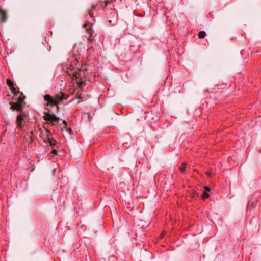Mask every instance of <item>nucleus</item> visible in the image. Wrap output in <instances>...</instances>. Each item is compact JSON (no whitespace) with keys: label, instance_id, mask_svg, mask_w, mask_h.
Returning a JSON list of instances; mask_svg holds the SVG:
<instances>
[{"label":"nucleus","instance_id":"f257e3e1","mask_svg":"<svg viewBox=\"0 0 261 261\" xmlns=\"http://www.w3.org/2000/svg\"><path fill=\"white\" fill-rule=\"evenodd\" d=\"M75 64L77 66L76 67H74V66L71 64L67 65L66 72L69 76H72L74 77L76 82L80 84H82V80L83 77H85L84 71L79 68L80 66L79 63L78 65L76 63H75Z\"/></svg>","mask_w":261,"mask_h":261},{"label":"nucleus","instance_id":"f03ea898","mask_svg":"<svg viewBox=\"0 0 261 261\" xmlns=\"http://www.w3.org/2000/svg\"><path fill=\"white\" fill-rule=\"evenodd\" d=\"M25 97L20 91H17L13 95V100L16 101V102H10V109L13 110L23 112L22 111V103Z\"/></svg>","mask_w":261,"mask_h":261},{"label":"nucleus","instance_id":"7ed1b4c3","mask_svg":"<svg viewBox=\"0 0 261 261\" xmlns=\"http://www.w3.org/2000/svg\"><path fill=\"white\" fill-rule=\"evenodd\" d=\"M66 97L62 93H59L55 94L54 96L49 95H45L44 97V100L47 101V106L51 107L57 106L61 103L63 100H66Z\"/></svg>","mask_w":261,"mask_h":261},{"label":"nucleus","instance_id":"20e7f679","mask_svg":"<svg viewBox=\"0 0 261 261\" xmlns=\"http://www.w3.org/2000/svg\"><path fill=\"white\" fill-rule=\"evenodd\" d=\"M43 118L47 121V124L53 126L57 125L60 120L59 117H57L55 114L49 110L47 112L44 113Z\"/></svg>","mask_w":261,"mask_h":261},{"label":"nucleus","instance_id":"39448f33","mask_svg":"<svg viewBox=\"0 0 261 261\" xmlns=\"http://www.w3.org/2000/svg\"><path fill=\"white\" fill-rule=\"evenodd\" d=\"M27 115L25 113L21 112L17 117L16 123L19 128H23L26 124Z\"/></svg>","mask_w":261,"mask_h":261},{"label":"nucleus","instance_id":"423d86ee","mask_svg":"<svg viewBox=\"0 0 261 261\" xmlns=\"http://www.w3.org/2000/svg\"><path fill=\"white\" fill-rule=\"evenodd\" d=\"M92 24L91 23L88 22L87 23H85L84 25V27L86 29V30L90 34V35L89 36L88 39L90 41H91L93 39L92 37Z\"/></svg>","mask_w":261,"mask_h":261},{"label":"nucleus","instance_id":"0eeeda50","mask_svg":"<svg viewBox=\"0 0 261 261\" xmlns=\"http://www.w3.org/2000/svg\"><path fill=\"white\" fill-rule=\"evenodd\" d=\"M7 84L8 85L9 87H10V90L13 94H14L15 93L17 92L18 91H16L15 88L14 87V83L12 81H11L9 79H7Z\"/></svg>","mask_w":261,"mask_h":261},{"label":"nucleus","instance_id":"6e6552de","mask_svg":"<svg viewBox=\"0 0 261 261\" xmlns=\"http://www.w3.org/2000/svg\"><path fill=\"white\" fill-rule=\"evenodd\" d=\"M42 135L46 138L44 140L45 142L50 139L52 135L51 133L47 129H44V130L42 131Z\"/></svg>","mask_w":261,"mask_h":261},{"label":"nucleus","instance_id":"1a4fd4ad","mask_svg":"<svg viewBox=\"0 0 261 261\" xmlns=\"http://www.w3.org/2000/svg\"><path fill=\"white\" fill-rule=\"evenodd\" d=\"M7 19L6 13L3 9L0 8V22L4 23Z\"/></svg>","mask_w":261,"mask_h":261},{"label":"nucleus","instance_id":"9d476101","mask_svg":"<svg viewBox=\"0 0 261 261\" xmlns=\"http://www.w3.org/2000/svg\"><path fill=\"white\" fill-rule=\"evenodd\" d=\"M189 196L192 199H195L198 198V193L194 190H192L189 192Z\"/></svg>","mask_w":261,"mask_h":261},{"label":"nucleus","instance_id":"9b49d317","mask_svg":"<svg viewBox=\"0 0 261 261\" xmlns=\"http://www.w3.org/2000/svg\"><path fill=\"white\" fill-rule=\"evenodd\" d=\"M45 142L48 143L50 146H56L57 144V142L51 137Z\"/></svg>","mask_w":261,"mask_h":261},{"label":"nucleus","instance_id":"f8f14e48","mask_svg":"<svg viewBox=\"0 0 261 261\" xmlns=\"http://www.w3.org/2000/svg\"><path fill=\"white\" fill-rule=\"evenodd\" d=\"M187 164H181L179 167V171L181 173H185L187 168Z\"/></svg>","mask_w":261,"mask_h":261},{"label":"nucleus","instance_id":"ddd939ff","mask_svg":"<svg viewBox=\"0 0 261 261\" xmlns=\"http://www.w3.org/2000/svg\"><path fill=\"white\" fill-rule=\"evenodd\" d=\"M206 33L204 31H201L198 33V37L199 38H204L205 37Z\"/></svg>","mask_w":261,"mask_h":261},{"label":"nucleus","instance_id":"4468645a","mask_svg":"<svg viewBox=\"0 0 261 261\" xmlns=\"http://www.w3.org/2000/svg\"><path fill=\"white\" fill-rule=\"evenodd\" d=\"M209 197V194L207 192H204L202 194L201 197L203 199H205Z\"/></svg>","mask_w":261,"mask_h":261},{"label":"nucleus","instance_id":"2eb2a0df","mask_svg":"<svg viewBox=\"0 0 261 261\" xmlns=\"http://www.w3.org/2000/svg\"><path fill=\"white\" fill-rule=\"evenodd\" d=\"M206 174L208 177H211V176H212V170L207 171L206 172Z\"/></svg>","mask_w":261,"mask_h":261},{"label":"nucleus","instance_id":"dca6fc26","mask_svg":"<svg viewBox=\"0 0 261 261\" xmlns=\"http://www.w3.org/2000/svg\"><path fill=\"white\" fill-rule=\"evenodd\" d=\"M62 124H63V128H66L67 127V125L66 121L65 120H63V122H62Z\"/></svg>","mask_w":261,"mask_h":261},{"label":"nucleus","instance_id":"f3484780","mask_svg":"<svg viewBox=\"0 0 261 261\" xmlns=\"http://www.w3.org/2000/svg\"><path fill=\"white\" fill-rule=\"evenodd\" d=\"M204 188L205 190V191H211L210 188L209 187H208V186H204Z\"/></svg>","mask_w":261,"mask_h":261},{"label":"nucleus","instance_id":"a211bd4d","mask_svg":"<svg viewBox=\"0 0 261 261\" xmlns=\"http://www.w3.org/2000/svg\"><path fill=\"white\" fill-rule=\"evenodd\" d=\"M96 10V6H92V10L95 11Z\"/></svg>","mask_w":261,"mask_h":261},{"label":"nucleus","instance_id":"6ab92c4d","mask_svg":"<svg viewBox=\"0 0 261 261\" xmlns=\"http://www.w3.org/2000/svg\"><path fill=\"white\" fill-rule=\"evenodd\" d=\"M89 15L91 17H93V13L92 12H89Z\"/></svg>","mask_w":261,"mask_h":261},{"label":"nucleus","instance_id":"aec40b11","mask_svg":"<svg viewBox=\"0 0 261 261\" xmlns=\"http://www.w3.org/2000/svg\"><path fill=\"white\" fill-rule=\"evenodd\" d=\"M67 129L70 133H71V132H72V130L70 128H68Z\"/></svg>","mask_w":261,"mask_h":261},{"label":"nucleus","instance_id":"412c9836","mask_svg":"<svg viewBox=\"0 0 261 261\" xmlns=\"http://www.w3.org/2000/svg\"><path fill=\"white\" fill-rule=\"evenodd\" d=\"M75 60H76V62H77V63H79V60H77V58H75Z\"/></svg>","mask_w":261,"mask_h":261},{"label":"nucleus","instance_id":"4be33fe9","mask_svg":"<svg viewBox=\"0 0 261 261\" xmlns=\"http://www.w3.org/2000/svg\"><path fill=\"white\" fill-rule=\"evenodd\" d=\"M109 1H106V6L108 4Z\"/></svg>","mask_w":261,"mask_h":261},{"label":"nucleus","instance_id":"5701e85b","mask_svg":"<svg viewBox=\"0 0 261 261\" xmlns=\"http://www.w3.org/2000/svg\"><path fill=\"white\" fill-rule=\"evenodd\" d=\"M53 152L55 153L56 152V151L55 150H53Z\"/></svg>","mask_w":261,"mask_h":261},{"label":"nucleus","instance_id":"b1692460","mask_svg":"<svg viewBox=\"0 0 261 261\" xmlns=\"http://www.w3.org/2000/svg\"><path fill=\"white\" fill-rule=\"evenodd\" d=\"M228 162H231L230 159H228Z\"/></svg>","mask_w":261,"mask_h":261},{"label":"nucleus","instance_id":"393cba45","mask_svg":"<svg viewBox=\"0 0 261 261\" xmlns=\"http://www.w3.org/2000/svg\"><path fill=\"white\" fill-rule=\"evenodd\" d=\"M55 169H54V170H53V173H55Z\"/></svg>","mask_w":261,"mask_h":261},{"label":"nucleus","instance_id":"a878e982","mask_svg":"<svg viewBox=\"0 0 261 261\" xmlns=\"http://www.w3.org/2000/svg\"><path fill=\"white\" fill-rule=\"evenodd\" d=\"M30 139H31V142H32V139L31 138H30Z\"/></svg>","mask_w":261,"mask_h":261}]
</instances>
